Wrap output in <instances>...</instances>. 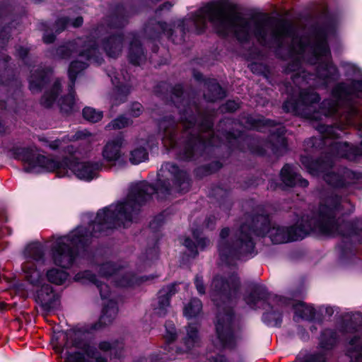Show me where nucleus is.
<instances>
[{
	"mask_svg": "<svg viewBox=\"0 0 362 362\" xmlns=\"http://www.w3.org/2000/svg\"><path fill=\"white\" fill-rule=\"evenodd\" d=\"M211 22L219 33L226 35L234 32L241 42L248 41L254 35L259 44L276 48L281 58H292L285 69L291 74L294 84L301 90L298 100L292 98L286 100L283 109L286 112L300 115L305 118L316 119L317 92L314 86L304 88L313 75L306 73L301 67V59L309 60L317 58V37L296 35L295 28L284 20H272L265 17L250 21L225 2L213 3L199 10L193 19L194 24L203 30L206 21Z\"/></svg>",
	"mask_w": 362,
	"mask_h": 362,
	"instance_id": "obj_1",
	"label": "nucleus"
},
{
	"mask_svg": "<svg viewBox=\"0 0 362 362\" xmlns=\"http://www.w3.org/2000/svg\"><path fill=\"white\" fill-rule=\"evenodd\" d=\"M157 177L156 187L146 182L133 185L125 202L99 211L88 229L78 227L67 235L58 238L52 247L54 263L62 268H70L78 256L79 248L88 245L92 237L98 236L107 229L124 226L126 222L132 221L133 216L154 193L163 199L185 193L189 189L187 173L173 163H164Z\"/></svg>",
	"mask_w": 362,
	"mask_h": 362,
	"instance_id": "obj_2",
	"label": "nucleus"
},
{
	"mask_svg": "<svg viewBox=\"0 0 362 362\" xmlns=\"http://www.w3.org/2000/svg\"><path fill=\"white\" fill-rule=\"evenodd\" d=\"M171 100L179 110L180 122L185 129L186 139L182 147H177L175 121L165 117L159 122L163 133V143L168 149H176L177 158L183 160L196 159L202 156L207 146H218V136L212 130V113L202 112L194 100L182 98V87L176 85L171 88Z\"/></svg>",
	"mask_w": 362,
	"mask_h": 362,
	"instance_id": "obj_3",
	"label": "nucleus"
},
{
	"mask_svg": "<svg viewBox=\"0 0 362 362\" xmlns=\"http://www.w3.org/2000/svg\"><path fill=\"white\" fill-rule=\"evenodd\" d=\"M240 286L236 274L229 276L216 275L211 283L209 293L217 307L216 330L223 347L232 348L235 343V317L230 306L231 298Z\"/></svg>",
	"mask_w": 362,
	"mask_h": 362,
	"instance_id": "obj_4",
	"label": "nucleus"
},
{
	"mask_svg": "<svg viewBox=\"0 0 362 362\" xmlns=\"http://www.w3.org/2000/svg\"><path fill=\"white\" fill-rule=\"evenodd\" d=\"M320 16L318 15V84L328 85L337 79L339 74L332 62L327 40L334 36L341 23V13L325 6L320 7Z\"/></svg>",
	"mask_w": 362,
	"mask_h": 362,
	"instance_id": "obj_5",
	"label": "nucleus"
},
{
	"mask_svg": "<svg viewBox=\"0 0 362 362\" xmlns=\"http://www.w3.org/2000/svg\"><path fill=\"white\" fill-rule=\"evenodd\" d=\"M252 234L263 235L266 232L275 244L296 241L304 238L317 227V218L313 216H303L300 221L292 226H273L269 228L270 221L267 214H261L252 218Z\"/></svg>",
	"mask_w": 362,
	"mask_h": 362,
	"instance_id": "obj_6",
	"label": "nucleus"
},
{
	"mask_svg": "<svg viewBox=\"0 0 362 362\" xmlns=\"http://www.w3.org/2000/svg\"><path fill=\"white\" fill-rule=\"evenodd\" d=\"M66 340L64 348L75 347L78 349L73 353H66L64 362H108L107 352L113 349V344L107 341L99 342L98 347L85 340L81 332L69 330L62 332Z\"/></svg>",
	"mask_w": 362,
	"mask_h": 362,
	"instance_id": "obj_7",
	"label": "nucleus"
},
{
	"mask_svg": "<svg viewBox=\"0 0 362 362\" xmlns=\"http://www.w3.org/2000/svg\"><path fill=\"white\" fill-rule=\"evenodd\" d=\"M229 228H224L220 233L218 250L223 264L232 265L233 262L243 256L251 254L255 248L252 238V228L243 224L230 238Z\"/></svg>",
	"mask_w": 362,
	"mask_h": 362,
	"instance_id": "obj_8",
	"label": "nucleus"
},
{
	"mask_svg": "<svg viewBox=\"0 0 362 362\" xmlns=\"http://www.w3.org/2000/svg\"><path fill=\"white\" fill-rule=\"evenodd\" d=\"M341 332L354 334L347 345L346 355L352 362H362V314L359 312L345 313Z\"/></svg>",
	"mask_w": 362,
	"mask_h": 362,
	"instance_id": "obj_9",
	"label": "nucleus"
},
{
	"mask_svg": "<svg viewBox=\"0 0 362 362\" xmlns=\"http://www.w3.org/2000/svg\"><path fill=\"white\" fill-rule=\"evenodd\" d=\"M241 122L246 128L258 131H262L264 127L274 128L269 130L271 134L270 142L273 146V151L276 153L281 154L286 150V140L284 136L286 130L281 124L263 117H255L252 115L243 117Z\"/></svg>",
	"mask_w": 362,
	"mask_h": 362,
	"instance_id": "obj_10",
	"label": "nucleus"
},
{
	"mask_svg": "<svg viewBox=\"0 0 362 362\" xmlns=\"http://www.w3.org/2000/svg\"><path fill=\"white\" fill-rule=\"evenodd\" d=\"M57 168H54L58 177H64L68 174L69 170L79 179L85 180H91L98 176L99 170L102 168V165L98 162H79L76 160H70L69 158L57 160Z\"/></svg>",
	"mask_w": 362,
	"mask_h": 362,
	"instance_id": "obj_11",
	"label": "nucleus"
},
{
	"mask_svg": "<svg viewBox=\"0 0 362 362\" xmlns=\"http://www.w3.org/2000/svg\"><path fill=\"white\" fill-rule=\"evenodd\" d=\"M98 45L95 40L87 37L86 40L78 38L73 42L58 47L55 50V57L62 59H69L74 54L89 60L97 58Z\"/></svg>",
	"mask_w": 362,
	"mask_h": 362,
	"instance_id": "obj_12",
	"label": "nucleus"
},
{
	"mask_svg": "<svg viewBox=\"0 0 362 362\" xmlns=\"http://www.w3.org/2000/svg\"><path fill=\"white\" fill-rule=\"evenodd\" d=\"M13 157L27 165L24 167V170L28 173L32 172L37 166L52 171L57 168L58 165H60L56 159H51L42 155L35 154L31 148H15L13 149ZM62 165L64 164L62 163Z\"/></svg>",
	"mask_w": 362,
	"mask_h": 362,
	"instance_id": "obj_13",
	"label": "nucleus"
},
{
	"mask_svg": "<svg viewBox=\"0 0 362 362\" xmlns=\"http://www.w3.org/2000/svg\"><path fill=\"white\" fill-rule=\"evenodd\" d=\"M144 33L146 37L151 40L157 39L161 33H164L174 43L181 44L185 41V21H179L177 25L172 29L168 28L165 23L150 20L145 26Z\"/></svg>",
	"mask_w": 362,
	"mask_h": 362,
	"instance_id": "obj_14",
	"label": "nucleus"
},
{
	"mask_svg": "<svg viewBox=\"0 0 362 362\" xmlns=\"http://www.w3.org/2000/svg\"><path fill=\"white\" fill-rule=\"evenodd\" d=\"M332 101L324 102L323 106L327 107V114L329 115L340 113V110L346 109L349 112V115H355L357 114L356 110L351 104L354 98L350 88L344 83L337 84L332 91Z\"/></svg>",
	"mask_w": 362,
	"mask_h": 362,
	"instance_id": "obj_15",
	"label": "nucleus"
},
{
	"mask_svg": "<svg viewBox=\"0 0 362 362\" xmlns=\"http://www.w3.org/2000/svg\"><path fill=\"white\" fill-rule=\"evenodd\" d=\"M35 300L47 315L57 307L59 296L54 291L52 286L43 284L36 291Z\"/></svg>",
	"mask_w": 362,
	"mask_h": 362,
	"instance_id": "obj_16",
	"label": "nucleus"
},
{
	"mask_svg": "<svg viewBox=\"0 0 362 362\" xmlns=\"http://www.w3.org/2000/svg\"><path fill=\"white\" fill-rule=\"evenodd\" d=\"M177 284H172L163 288L158 292L157 305L153 308V314L158 317H164L170 307V298L177 292Z\"/></svg>",
	"mask_w": 362,
	"mask_h": 362,
	"instance_id": "obj_17",
	"label": "nucleus"
},
{
	"mask_svg": "<svg viewBox=\"0 0 362 362\" xmlns=\"http://www.w3.org/2000/svg\"><path fill=\"white\" fill-rule=\"evenodd\" d=\"M269 296V293L264 286L255 284L250 287V291L244 299L251 308L256 309L265 303Z\"/></svg>",
	"mask_w": 362,
	"mask_h": 362,
	"instance_id": "obj_18",
	"label": "nucleus"
},
{
	"mask_svg": "<svg viewBox=\"0 0 362 362\" xmlns=\"http://www.w3.org/2000/svg\"><path fill=\"white\" fill-rule=\"evenodd\" d=\"M315 138H310L305 141L304 148L305 153L300 156L302 165L306 168L308 172L313 175H317V161L312 154H315L317 150L315 146Z\"/></svg>",
	"mask_w": 362,
	"mask_h": 362,
	"instance_id": "obj_19",
	"label": "nucleus"
},
{
	"mask_svg": "<svg viewBox=\"0 0 362 362\" xmlns=\"http://www.w3.org/2000/svg\"><path fill=\"white\" fill-rule=\"evenodd\" d=\"M52 70L49 68L38 67L31 71L29 78L30 90L33 93H39L49 81Z\"/></svg>",
	"mask_w": 362,
	"mask_h": 362,
	"instance_id": "obj_20",
	"label": "nucleus"
},
{
	"mask_svg": "<svg viewBox=\"0 0 362 362\" xmlns=\"http://www.w3.org/2000/svg\"><path fill=\"white\" fill-rule=\"evenodd\" d=\"M280 176L283 183L288 187H306L308 185V181L302 178L301 175L289 164L284 165L281 170Z\"/></svg>",
	"mask_w": 362,
	"mask_h": 362,
	"instance_id": "obj_21",
	"label": "nucleus"
},
{
	"mask_svg": "<svg viewBox=\"0 0 362 362\" xmlns=\"http://www.w3.org/2000/svg\"><path fill=\"white\" fill-rule=\"evenodd\" d=\"M123 44L124 36L122 34L110 35L103 42L106 54L113 58L117 57L122 53Z\"/></svg>",
	"mask_w": 362,
	"mask_h": 362,
	"instance_id": "obj_22",
	"label": "nucleus"
},
{
	"mask_svg": "<svg viewBox=\"0 0 362 362\" xmlns=\"http://www.w3.org/2000/svg\"><path fill=\"white\" fill-rule=\"evenodd\" d=\"M332 214V212L329 211V214L326 217H324L318 213V235L321 233L326 235L334 236L337 234H341L339 230V226L331 216Z\"/></svg>",
	"mask_w": 362,
	"mask_h": 362,
	"instance_id": "obj_23",
	"label": "nucleus"
},
{
	"mask_svg": "<svg viewBox=\"0 0 362 362\" xmlns=\"http://www.w3.org/2000/svg\"><path fill=\"white\" fill-rule=\"evenodd\" d=\"M69 23L70 19L68 17L59 18L52 25V29H49L46 23H42V29L45 31L43 42L46 44L54 42L56 36L51 31L54 30L56 34H59L66 28Z\"/></svg>",
	"mask_w": 362,
	"mask_h": 362,
	"instance_id": "obj_24",
	"label": "nucleus"
},
{
	"mask_svg": "<svg viewBox=\"0 0 362 362\" xmlns=\"http://www.w3.org/2000/svg\"><path fill=\"white\" fill-rule=\"evenodd\" d=\"M123 139L120 136L116 137L108 141L104 146L103 156L107 162H115L119 160L122 156L121 147Z\"/></svg>",
	"mask_w": 362,
	"mask_h": 362,
	"instance_id": "obj_25",
	"label": "nucleus"
},
{
	"mask_svg": "<svg viewBox=\"0 0 362 362\" xmlns=\"http://www.w3.org/2000/svg\"><path fill=\"white\" fill-rule=\"evenodd\" d=\"M226 96L225 91L214 79H209L204 83V97L209 102H215Z\"/></svg>",
	"mask_w": 362,
	"mask_h": 362,
	"instance_id": "obj_26",
	"label": "nucleus"
},
{
	"mask_svg": "<svg viewBox=\"0 0 362 362\" xmlns=\"http://www.w3.org/2000/svg\"><path fill=\"white\" fill-rule=\"evenodd\" d=\"M25 278L30 284L36 286L42 285L44 281L41 272L37 269L35 264L32 261H25L22 265Z\"/></svg>",
	"mask_w": 362,
	"mask_h": 362,
	"instance_id": "obj_27",
	"label": "nucleus"
},
{
	"mask_svg": "<svg viewBox=\"0 0 362 362\" xmlns=\"http://www.w3.org/2000/svg\"><path fill=\"white\" fill-rule=\"evenodd\" d=\"M128 58L134 65H140L146 60V54L139 39L134 35L130 42Z\"/></svg>",
	"mask_w": 362,
	"mask_h": 362,
	"instance_id": "obj_28",
	"label": "nucleus"
},
{
	"mask_svg": "<svg viewBox=\"0 0 362 362\" xmlns=\"http://www.w3.org/2000/svg\"><path fill=\"white\" fill-rule=\"evenodd\" d=\"M61 92L62 83L60 79L57 78L52 85L44 93L40 100V104L46 108L51 107Z\"/></svg>",
	"mask_w": 362,
	"mask_h": 362,
	"instance_id": "obj_29",
	"label": "nucleus"
},
{
	"mask_svg": "<svg viewBox=\"0 0 362 362\" xmlns=\"http://www.w3.org/2000/svg\"><path fill=\"white\" fill-rule=\"evenodd\" d=\"M69 94L62 97L58 102L61 112L66 115H70L75 111H78L79 109V107H78L75 101V92L74 90V88L72 89L69 86Z\"/></svg>",
	"mask_w": 362,
	"mask_h": 362,
	"instance_id": "obj_30",
	"label": "nucleus"
},
{
	"mask_svg": "<svg viewBox=\"0 0 362 362\" xmlns=\"http://www.w3.org/2000/svg\"><path fill=\"white\" fill-rule=\"evenodd\" d=\"M118 312V308L115 301L110 300L103 310V314L100 317L98 326H106L110 325L115 319ZM98 326V325H96Z\"/></svg>",
	"mask_w": 362,
	"mask_h": 362,
	"instance_id": "obj_31",
	"label": "nucleus"
},
{
	"mask_svg": "<svg viewBox=\"0 0 362 362\" xmlns=\"http://www.w3.org/2000/svg\"><path fill=\"white\" fill-rule=\"evenodd\" d=\"M77 279H86L90 282L93 283L99 290L100 296L103 299H105L110 297V291L109 286L99 281L96 276L90 271H85L81 273H78L76 276Z\"/></svg>",
	"mask_w": 362,
	"mask_h": 362,
	"instance_id": "obj_32",
	"label": "nucleus"
},
{
	"mask_svg": "<svg viewBox=\"0 0 362 362\" xmlns=\"http://www.w3.org/2000/svg\"><path fill=\"white\" fill-rule=\"evenodd\" d=\"M25 261L39 262L44 259L45 250L39 243L29 244L24 250Z\"/></svg>",
	"mask_w": 362,
	"mask_h": 362,
	"instance_id": "obj_33",
	"label": "nucleus"
},
{
	"mask_svg": "<svg viewBox=\"0 0 362 362\" xmlns=\"http://www.w3.org/2000/svg\"><path fill=\"white\" fill-rule=\"evenodd\" d=\"M187 334L182 339V341L186 347V351L190 350L199 343V335L198 326L196 324H189L187 327Z\"/></svg>",
	"mask_w": 362,
	"mask_h": 362,
	"instance_id": "obj_34",
	"label": "nucleus"
},
{
	"mask_svg": "<svg viewBox=\"0 0 362 362\" xmlns=\"http://www.w3.org/2000/svg\"><path fill=\"white\" fill-rule=\"evenodd\" d=\"M122 267L116 262L106 261L98 265L96 270L98 274L105 278L112 277L113 279L118 274Z\"/></svg>",
	"mask_w": 362,
	"mask_h": 362,
	"instance_id": "obj_35",
	"label": "nucleus"
},
{
	"mask_svg": "<svg viewBox=\"0 0 362 362\" xmlns=\"http://www.w3.org/2000/svg\"><path fill=\"white\" fill-rule=\"evenodd\" d=\"M113 279L115 285L121 287L132 286L137 281L134 275L123 267Z\"/></svg>",
	"mask_w": 362,
	"mask_h": 362,
	"instance_id": "obj_36",
	"label": "nucleus"
},
{
	"mask_svg": "<svg viewBox=\"0 0 362 362\" xmlns=\"http://www.w3.org/2000/svg\"><path fill=\"white\" fill-rule=\"evenodd\" d=\"M20 82L13 78L11 79H8L6 82L0 81V95L4 93L6 91L8 92H13L16 94H18L20 93ZM5 102L1 99V95H0V108L5 109Z\"/></svg>",
	"mask_w": 362,
	"mask_h": 362,
	"instance_id": "obj_37",
	"label": "nucleus"
},
{
	"mask_svg": "<svg viewBox=\"0 0 362 362\" xmlns=\"http://www.w3.org/2000/svg\"><path fill=\"white\" fill-rule=\"evenodd\" d=\"M129 16L127 11L122 6H119L117 8L115 13H114L110 18L111 28H122L127 23V18Z\"/></svg>",
	"mask_w": 362,
	"mask_h": 362,
	"instance_id": "obj_38",
	"label": "nucleus"
},
{
	"mask_svg": "<svg viewBox=\"0 0 362 362\" xmlns=\"http://www.w3.org/2000/svg\"><path fill=\"white\" fill-rule=\"evenodd\" d=\"M293 309L296 316L301 319L310 321L315 317L314 308L303 302L297 303L293 306Z\"/></svg>",
	"mask_w": 362,
	"mask_h": 362,
	"instance_id": "obj_39",
	"label": "nucleus"
},
{
	"mask_svg": "<svg viewBox=\"0 0 362 362\" xmlns=\"http://www.w3.org/2000/svg\"><path fill=\"white\" fill-rule=\"evenodd\" d=\"M86 63L81 61H74L70 64L68 74L70 81L69 86L72 89L75 85L77 75L86 68Z\"/></svg>",
	"mask_w": 362,
	"mask_h": 362,
	"instance_id": "obj_40",
	"label": "nucleus"
},
{
	"mask_svg": "<svg viewBox=\"0 0 362 362\" xmlns=\"http://www.w3.org/2000/svg\"><path fill=\"white\" fill-rule=\"evenodd\" d=\"M202 310V301L194 298L185 306L184 315L189 318L197 317Z\"/></svg>",
	"mask_w": 362,
	"mask_h": 362,
	"instance_id": "obj_41",
	"label": "nucleus"
},
{
	"mask_svg": "<svg viewBox=\"0 0 362 362\" xmlns=\"http://www.w3.org/2000/svg\"><path fill=\"white\" fill-rule=\"evenodd\" d=\"M90 136H91V134L90 132H88V131H86V130L78 131L77 132H76V134L74 135H73L71 137H67V138L65 137L62 140H61V139H56L54 141L49 142L47 146L51 149L56 150V149H57L60 146L62 143L63 141H65L66 140H67V141H77V140H79V139H86V138H88V137H89Z\"/></svg>",
	"mask_w": 362,
	"mask_h": 362,
	"instance_id": "obj_42",
	"label": "nucleus"
},
{
	"mask_svg": "<svg viewBox=\"0 0 362 362\" xmlns=\"http://www.w3.org/2000/svg\"><path fill=\"white\" fill-rule=\"evenodd\" d=\"M193 236L196 239L197 245L189 238H186L184 240V245L186 247H187L191 252H197L196 251V247H199L202 249H204L207 245L209 244V240L204 238H199V234L197 231H193Z\"/></svg>",
	"mask_w": 362,
	"mask_h": 362,
	"instance_id": "obj_43",
	"label": "nucleus"
},
{
	"mask_svg": "<svg viewBox=\"0 0 362 362\" xmlns=\"http://www.w3.org/2000/svg\"><path fill=\"white\" fill-rule=\"evenodd\" d=\"M47 280L52 284L62 285L67 279V273L62 269H51L47 272Z\"/></svg>",
	"mask_w": 362,
	"mask_h": 362,
	"instance_id": "obj_44",
	"label": "nucleus"
},
{
	"mask_svg": "<svg viewBox=\"0 0 362 362\" xmlns=\"http://www.w3.org/2000/svg\"><path fill=\"white\" fill-rule=\"evenodd\" d=\"M337 339V335L334 332L326 330L321 335L320 347L329 350L336 344Z\"/></svg>",
	"mask_w": 362,
	"mask_h": 362,
	"instance_id": "obj_45",
	"label": "nucleus"
},
{
	"mask_svg": "<svg viewBox=\"0 0 362 362\" xmlns=\"http://www.w3.org/2000/svg\"><path fill=\"white\" fill-rule=\"evenodd\" d=\"M322 176L323 179L329 185L334 187H340L341 185V179L339 175L332 171L324 173L322 170L321 165L318 163V177Z\"/></svg>",
	"mask_w": 362,
	"mask_h": 362,
	"instance_id": "obj_46",
	"label": "nucleus"
},
{
	"mask_svg": "<svg viewBox=\"0 0 362 362\" xmlns=\"http://www.w3.org/2000/svg\"><path fill=\"white\" fill-rule=\"evenodd\" d=\"M351 148L345 142H334L332 146V153L337 156L350 158Z\"/></svg>",
	"mask_w": 362,
	"mask_h": 362,
	"instance_id": "obj_47",
	"label": "nucleus"
},
{
	"mask_svg": "<svg viewBox=\"0 0 362 362\" xmlns=\"http://www.w3.org/2000/svg\"><path fill=\"white\" fill-rule=\"evenodd\" d=\"M129 93L130 87L129 85L117 86L115 88V92L113 96L114 104L118 105L121 103L125 102Z\"/></svg>",
	"mask_w": 362,
	"mask_h": 362,
	"instance_id": "obj_48",
	"label": "nucleus"
},
{
	"mask_svg": "<svg viewBox=\"0 0 362 362\" xmlns=\"http://www.w3.org/2000/svg\"><path fill=\"white\" fill-rule=\"evenodd\" d=\"M148 158V152L144 147H139L130 152L129 160L132 164H139Z\"/></svg>",
	"mask_w": 362,
	"mask_h": 362,
	"instance_id": "obj_49",
	"label": "nucleus"
},
{
	"mask_svg": "<svg viewBox=\"0 0 362 362\" xmlns=\"http://www.w3.org/2000/svg\"><path fill=\"white\" fill-rule=\"evenodd\" d=\"M132 123L133 121L129 118L124 115H120L116 119L112 120L106 127L110 129H121L132 125Z\"/></svg>",
	"mask_w": 362,
	"mask_h": 362,
	"instance_id": "obj_50",
	"label": "nucleus"
},
{
	"mask_svg": "<svg viewBox=\"0 0 362 362\" xmlns=\"http://www.w3.org/2000/svg\"><path fill=\"white\" fill-rule=\"evenodd\" d=\"M83 118L90 122H98L103 118V112L98 111L90 107H86L83 110Z\"/></svg>",
	"mask_w": 362,
	"mask_h": 362,
	"instance_id": "obj_51",
	"label": "nucleus"
},
{
	"mask_svg": "<svg viewBox=\"0 0 362 362\" xmlns=\"http://www.w3.org/2000/svg\"><path fill=\"white\" fill-rule=\"evenodd\" d=\"M165 334L164 338L166 342L168 344L174 341L177 338V332L175 327V325L171 322H167L165 323Z\"/></svg>",
	"mask_w": 362,
	"mask_h": 362,
	"instance_id": "obj_52",
	"label": "nucleus"
},
{
	"mask_svg": "<svg viewBox=\"0 0 362 362\" xmlns=\"http://www.w3.org/2000/svg\"><path fill=\"white\" fill-rule=\"evenodd\" d=\"M129 112L132 117H137L143 113L144 107L141 103L134 102L131 104Z\"/></svg>",
	"mask_w": 362,
	"mask_h": 362,
	"instance_id": "obj_53",
	"label": "nucleus"
},
{
	"mask_svg": "<svg viewBox=\"0 0 362 362\" xmlns=\"http://www.w3.org/2000/svg\"><path fill=\"white\" fill-rule=\"evenodd\" d=\"M295 362H317V354L313 352L299 355L296 358Z\"/></svg>",
	"mask_w": 362,
	"mask_h": 362,
	"instance_id": "obj_54",
	"label": "nucleus"
},
{
	"mask_svg": "<svg viewBox=\"0 0 362 362\" xmlns=\"http://www.w3.org/2000/svg\"><path fill=\"white\" fill-rule=\"evenodd\" d=\"M239 108V104L234 100H228L221 107V112H234Z\"/></svg>",
	"mask_w": 362,
	"mask_h": 362,
	"instance_id": "obj_55",
	"label": "nucleus"
},
{
	"mask_svg": "<svg viewBox=\"0 0 362 362\" xmlns=\"http://www.w3.org/2000/svg\"><path fill=\"white\" fill-rule=\"evenodd\" d=\"M194 284L198 293L200 295L205 294L206 288L204 284L203 278L202 276L197 275L194 279Z\"/></svg>",
	"mask_w": 362,
	"mask_h": 362,
	"instance_id": "obj_56",
	"label": "nucleus"
},
{
	"mask_svg": "<svg viewBox=\"0 0 362 362\" xmlns=\"http://www.w3.org/2000/svg\"><path fill=\"white\" fill-rule=\"evenodd\" d=\"M65 153H68L69 155V157L68 156H66L64 158H63L62 159H64V158H69L70 160H78V158L76 157V153H77V148L73 146V145H69L67 146L66 148H65V150H64Z\"/></svg>",
	"mask_w": 362,
	"mask_h": 362,
	"instance_id": "obj_57",
	"label": "nucleus"
},
{
	"mask_svg": "<svg viewBox=\"0 0 362 362\" xmlns=\"http://www.w3.org/2000/svg\"><path fill=\"white\" fill-rule=\"evenodd\" d=\"M334 313L333 308L329 306L321 305L318 308V314L323 318L329 317Z\"/></svg>",
	"mask_w": 362,
	"mask_h": 362,
	"instance_id": "obj_58",
	"label": "nucleus"
},
{
	"mask_svg": "<svg viewBox=\"0 0 362 362\" xmlns=\"http://www.w3.org/2000/svg\"><path fill=\"white\" fill-rule=\"evenodd\" d=\"M8 35L5 29L2 30L0 33V47H4L8 40Z\"/></svg>",
	"mask_w": 362,
	"mask_h": 362,
	"instance_id": "obj_59",
	"label": "nucleus"
},
{
	"mask_svg": "<svg viewBox=\"0 0 362 362\" xmlns=\"http://www.w3.org/2000/svg\"><path fill=\"white\" fill-rule=\"evenodd\" d=\"M353 234L358 235L362 237V220L358 221L354 226V228L352 231Z\"/></svg>",
	"mask_w": 362,
	"mask_h": 362,
	"instance_id": "obj_60",
	"label": "nucleus"
},
{
	"mask_svg": "<svg viewBox=\"0 0 362 362\" xmlns=\"http://www.w3.org/2000/svg\"><path fill=\"white\" fill-rule=\"evenodd\" d=\"M216 218L213 216L207 217L205 220L206 227L210 229H213L215 226Z\"/></svg>",
	"mask_w": 362,
	"mask_h": 362,
	"instance_id": "obj_61",
	"label": "nucleus"
},
{
	"mask_svg": "<svg viewBox=\"0 0 362 362\" xmlns=\"http://www.w3.org/2000/svg\"><path fill=\"white\" fill-rule=\"evenodd\" d=\"M173 6V4L170 3L169 1H166L161 4L156 11V13H158L159 11H161L163 10H167L169 11L171 7Z\"/></svg>",
	"mask_w": 362,
	"mask_h": 362,
	"instance_id": "obj_62",
	"label": "nucleus"
},
{
	"mask_svg": "<svg viewBox=\"0 0 362 362\" xmlns=\"http://www.w3.org/2000/svg\"><path fill=\"white\" fill-rule=\"evenodd\" d=\"M207 362H228L226 358L222 355H217L208 359Z\"/></svg>",
	"mask_w": 362,
	"mask_h": 362,
	"instance_id": "obj_63",
	"label": "nucleus"
},
{
	"mask_svg": "<svg viewBox=\"0 0 362 362\" xmlns=\"http://www.w3.org/2000/svg\"><path fill=\"white\" fill-rule=\"evenodd\" d=\"M16 52H17V54L21 59H24L28 53V50L26 48L22 47H19L18 48H17Z\"/></svg>",
	"mask_w": 362,
	"mask_h": 362,
	"instance_id": "obj_64",
	"label": "nucleus"
}]
</instances>
